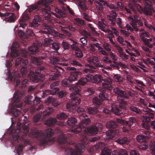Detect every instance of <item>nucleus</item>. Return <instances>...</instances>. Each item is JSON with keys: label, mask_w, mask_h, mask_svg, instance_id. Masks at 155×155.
<instances>
[{"label": "nucleus", "mask_w": 155, "mask_h": 155, "mask_svg": "<svg viewBox=\"0 0 155 155\" xmlns=\"http://www.w3.org/2000/svg\"><path fill=\"white\" fill-rule=\"evenodd\" d=\"M53 109L50 107H48L43 112V114L44 115H47L51 114L53 112Z\"/></svg>", "instance_id": "de8ad7c7"}, {"label": "nucleus", "mask_w": 155, "mask_h": 155, "mask_svg": "<svg viewBox=\"0 0 155 155\" xmlns=\"http://www.w3.org/2000/svg\"><path fill=\"white\" fill-rule=\"evenodd\" d=\"M49 59L50 60V62L54 65L55 67L58 68L63 70L62 68L59 66V63H60L59 62L60 61V60L55 57L53 58H49Z\"/></svg>", "instance_id": "dca6fc26"}, {"label": "nucleus", "mask_w": 155, "mask_h": 155, "mask_svg": "<svg viewBox=\"0 0 155 155\" xmlns=\"http://www.w3.org/2000/svg\"><path fill=\"white\" fill-rule=\"evenodd\" d=\"M87 110L88 113L89 114H95L97 112V109L96 107H89L87 108Z\"/></svg>", "instance_id": "79ce46f5"}, {"label": "nucleus", "mask_w": 155, "mask_h": 155, "mask_svg": "<svg viewBox=\"0 0 155 155\" xmlns=\"http://www.w3.org/2000/svg\"><path fill=\"white\" fill-rule=\"evenodd\" d=\"M71 100L72 102L75 105L79 104L81 102V99L78 97H76L75 95L71 97H70Z\"/></svg>", "instance_id": "72a5a7b5"}, {"label": "nucleus", "mask_w": 155, "mask_h": 155, "mask_svg": "<svg viewBox=\"0 0 155 155\" xmlns=\"http://www.w3.org/2000/svg\"><path fill=\"white\" fill-rule=\"evenodd\" d=\"M69 89L71 92L70 95V97H71L73 96L79 94L81 91V88L78 85L72 86L70 87Z\"/></svg>", "instance_id": "0eeeda50"}, {"label": "nucleus", "mask_w": 155, "mask_h": 155, "mask_svg": "<svg viewBox=\"0 0 155 155\" xmlns=\"http://www.w3.org/2000/svg\"><path fill=\"white\" fill-rule=\"evenodd\" d=\"M10 15L8 17L5 18V20L6 21L13 22L14 21L15 17L14 14L8 13L7 14H2L0 13V16L1 17H4L6 15L8 16Z\"/></svg>", "instance_id": "2eb2a0df"}, {"label": "nucleus", "mask_w": 155, "mask_h": 155, "mask_svg": "<svg viewBox=\"0 0 155 155\" xmlns=\"http://www.w3.org/2000/svg\"><path fill=\"white\" fill-rule=\"evenodd\" d=\"M50 11V8L49 7H47V8H46L45 10L44 11V12H45V11H46V13H45V19L48 21H50V15L49 14L47 13V11Z\"/></svg>", "instance_id": "8fccbe9b"}, {"label": "nucleus", "mask_w": 155, "mask_h": 155, "mask_svg": "<svg viewBox=\"0 0 155 155\" xmlns=\"http://www.w3.org/2000/svg\"><path fill=\"white\" fill-rule=\"evenodd\" d=\"M45 133L46 134L47 137H51L53 134V132L51 129H48L46 130Z\"/></svg>", "instance_id": "e2e57ef3"}, {"label": "nucleus", "mask_w": 155, "mask_h": 155, "mask_svg": "<svg viewBox=\"0 0 155 155\" xmlns=\"http://www.w3.org/2000/svg\"><path fill=\"white\" fill-rule=\"evenodd\" d=\"M100 87H101L102 90H104V91H105V90L106 89L110 90L112 89V86L110 84H109L105 82L103 83L102 84V85Z\"/></svg>", "instance_id": "4c0bfd02"}, {"label": "nucleus", "mask_w": 155, "mask_h": 155, "mask_svg": "<svg viewBox=\"0 0 155 155\" xmlns=\"http://www.w3.org/2000/svg\"><path fill=\"white\" fill-rule=\"evenodd\" d=\"M104 144L102 143H99L98 144L96 145L95 146H93V147L91 148L88 150V151L90 153L92 152H93V151H94V148L95 150H98L100 148L101 149L104 146Z\"/></svg>", "instance_id": "7c9ffc66"}, {"label": "nucleus", "mask_w": 155, "mask_h": 155, "mask_svg": "<svg viewBox=\"0 0 155 155\" xmlns=\"http://www.w3.org/2000/svg\"><path fill=\"white\" fill-rule=\"evenodd\" d=\"M143 2L144 3L143 9L139 4H135V6L140 13L143 12L146 15H151L152 13L154 12L151 5V3L150 1L147 0H143Z\"/></svg>", "instance_id": "f03ea898"}, {"label": "nucleus", "mask_w": 155, "mask_h": 155, "mask_svg": "<svg viewBox=\"0 0 155 155\" xmlns=\"http://www.w3.org/2000/svg\"><path fill=\"white\" fill-rule=\"evenodd\" d=\"M137 119L134 117H130L129 118L128 121H126V124L128 125L129 127H131L133 123H135L137 122Z\"/></svg>", "instance_id": "c85d7f7f"}, {"label": "nucleus", "mask_w": 155, "mask_h": 155, "mask_svg": "<svg viewBox=\"0 0 155 155\" xmlns=\"http://www.w3.org/2000/svg\"><path fill=\"white\" fill-rule=\"evenodd\" d=\"M111 110L112 112L117 115H119L122 113L119 110L117 107H112Z\"/></svg>", "instance_id": "13d9d810"}, {"label": "nucleus", "mask_w": 155, "mask_h": 155, "mask_svg": "<svg viewBox=\"0 0 155 155\" xmlns=\"http://www.w3.org/2000/svg\"><path fill=\"white\" fill-rule=\"evenodd\" d=\"M111 151L108 148H104L102 150L101 155H111Z\"/></svg>", "instance_id": "c03bdc74"}, {"label": "nucleus", "mask_w": 155, "mask_h": 155, "mask_svg": "<svg viewBox=\"0 0 155 155\" xmlns=\"http://www.w3.org/2000/svg\"><path fill=\"white\" fill-rule=\"evenodd\" d=\"M117 127V124L115 122L110 121L108 122L106 124V127L107 129L114 128Z\"/></svg>", "instance_id": "473e14b6"}, {"label": "nucleus", "mask_w": 155, "mask_h": 155, "mask_svg": "<svg viewBox=\"0 0 155 155\" xmlns=\"http://www.w3.org/2000/svg\"><path fill=\"white\" fill-rule=\"evenodd\" d=\"M68 115L63 112H61L56 115V118L59 120H64L68 117Z\"/></svg>", "instance_id": "cd10ccee"}, {"label": "nucleus", "mask_w": 155, "mask_h": 155, "mask_svg": "<svg viewBox=\"0 0 155 155\" xmlns=\"http://www.w3.org/2000/svg\"><path fill=\"white\" fill-rule=\"evenodd\" d=\"M129 9L125 8L126 11L128 13H132V12L135 14L136 12L134 9L133 4L130 3L129 4Z\"/></svg>", "instance_id": "a19ab883"}, {"label": "nucleus", "mask_w": 155, "mask_h": 155, "mask_svg": "<svg viewBox=\"0 0 155 155\" xmlns=\"http://www.w3.org/2000/svg\"><path fill=\"white\" fill-rule=\"evenodd\" d=\"M53 1V0H44H44H40L38 2V4L40 5L45 3L43 5L46 8H47L48 7H47V5L49 3L52 2Z\"/></svg>", "instance_id": "37998d69"}, {"label": "nucleus", "mask_w": 155, "mask_h": 155, "mask_svg": "<svg viewBox=\"0 0 155 155\" xmlns=\"http://www.w3.org/2000/svg\"><path fill=\"white\" fill-rule=\"evenodd\" d=\"M41 45V43L36 42L28 48V50L32 52H36L38 51L39 48Z\"/></svg>", "instance_id": "a211bd4d"}, {"label": "nucleus", "mask_w": 155, "mask_h": 155, "mask_svg": "<svg viewBox=\"0 0 155 155\" xmlns=\"http://www.w3.org/2000/svg\"><path fill=\"white\" fill-rule=\"evenodd\" d=\"M45 102L47 104H52L55 107H57L61 104V103L58 102L52 97H49L45 100Z\"/></svg>", "instance_id": "f8f14e48"}, {"label": "nucleus", "mask_w": 155, "mask_h": 155, "mask_svg": "<svg viewBox=\"0 0 155 155\" xmlns=\"http://www.w3.org/2000/svg\"><path fill=\"white\" fill-rule=\"evenodd\" d=\"M77 122L76 119L74 117H70L68 119L67 123L68 125L70 126L75 124Z\"/></svg>", "instance_id": "c9c22d12"}, {"label": "nucleus", "mask_w": 155, "mask_h": 155, "mask_svg": "<svg viewBox=\"0 0 155 155\" xmlns=\"http://www.w3.org/2000/svg\"><path fill=\"white\" fill-rule=\"evenodd\" d=\"M116 142L121 144H124L127 142V139L125 137H121L118 139L116 140Z\"/></svg>", "instance_id": "09e8293b"}, {"label": "nucleus", "mask_w": 155, "mask_h": 155, "mask_svg": "<svg viewBox=\"0 0 155 155\" xmlns=\"http://www.w3.org/2000/svg\"><path fill=\"white\" fill-rule=\"evenodd\" d=\"M117 99L118 101L119 102V107L122 109H125L126 108V106L127 105L126 102L123 101L122 99L119 98V97H117Z\"/></svg>", "instance_id": "c756f323"}, {"label": "nucleus", "mask_w": 155, "mask_h": 155, "mask_svg": "<svg viewBox=\"0 0 155 155\" xmlns=\"http://www.w3.org/2000/svg\"><path fill=\"white\" fill-rule=\"evenodd\" d=\"M98 89L100 92L99 93V97L102 100H106L108 99V95L105 92V91L102 90L101 87H98Z\"/></svg>", "instance_id": "4468645a"}, {"label": "nucleus", "mask_w": 155, "mask_h": 155, "mask_svg": "<svg viewBox=\"0 0 155 155\" xmlns=\"http://www.w3.org/2000/svg\"><path fill=\"white\" fill-rule=\"evenodd\" d=\"M43 28L44 29H47L48 31L49 32L48 33V36L49 37H51V35L52 34L54 36H58V32L52 29V28L50 26H48L45 23L43 24L42 26Z\"/></svg>", "instance_id": "9d476101"}, {"label": "nucleus", "mask_w": 155, "mask_h": 155, "mask_svg": "<svg viewBox=\"0 0 155 155\" xmlns=\"http://www.w3.org/2000/svg\"><path fill=\"white\" fill-rule=\"evenodd\" d=\"M119 56L122 60H126L128 59V56L123 52L119 54Z\"/></svg>", "instance_id": "69168bd1"}, {"label": "nucleus", "mask_w": 155, "mask_h": 155, "mask_svg": "<svg viewBox=\"0 0 155 155\" xmlns=\"http://www.w3.org/2000/svg\"><path fill=\"white\" fill-rule=\"evenodd\" d=\"M48 74L49 76L48 79L49 81L54 80L59 76V72H55L52 71L50 72Z\"/></svg>", "instance_id": "5701e85b"}, {"label": "nucleus", "mask_w": 155, "mask_h": 155, "mask_svg": "<svg viewBox=\"0 0 155 155\" xmlns=\"http://www.w3.org/2000/svg\"><path fill=\"white\" fill-rule=\"evenodd\" d=\"M57 83L56 82H54L52 83L50 85L51 88L52 90H53L52 91H51L50 94L51 95H54L55 94L56 91L58 90V88H54V87L56 86Z\"/></svg>", "instance_id": "e433bc0d"}, {"label": "nucleus", "mask_w": 155, "mask_h": 155, "mask_svg": "<svg viewBox=\"0 0 155 155\" xmlns=\"http://www.w3.org/2000/svg\"><path fill=\"white\" fill-rule=\"evenodd\" d=\"M19 78V74L17 73L15 74L14 82V84H15V85L16 86L18 85L20 83Z\"/></svg>", "instance_id": "49530a36"}, {"label": "nucleus", "mask_w": 155, "mask_h": 155, "mask_svg": "<svg viewBox=\"0 0 155 155\" xmlns=\"http://www.w3.org/2000/svg\"><path fill=\"white\" fill-rule=\"evenodd\" d=\"M55 12L58 14V15H57L54 12H51V14L55 16L57 18H59L60 17H65V15L62 12L61 10L58 8H55Z\"/></svg>", "instance_id": "bb28decb"}, {"label": "nucleus", "mask_w": 155, "mask_h": 155, "mask_svg": "<svg viewBox=\"0 0 155 155\" xmlns=\"http://www.w3.org/2000/svg\"><path fill=\"white\" fill-rule=\"evenodd\" d=\"M114 92L116 94H118L122 98H126L127 95L125 92L120 90L118 88L116 87L114 89Z\"/></svg>", "instance_id": "f3484780"}, {"label": "nucleus", "mask_w": 155, "mask_h": 155, "mask_svg": "<svg viewBox=\"0 0 155 155\" xmlns=\"http://www.w3.org/2000/svg\"><path fill=\"white\" fill-rule=\"evenodd\" d=\"M57 122L55 118H50L47 120L45 123L44 124L48 126H51L54 125Z\"/></svg>", "instance_id": "b1692460"}, {"label": "nucleus", "mask_w": 155, "mask_h": 155, "mask_svg": "<svg viewBox=\"0 0 155 155\" xmlns=\"http://www.w3.org/2000/svg\"><path fill=\"white\" fill-rule=\"evenodd\" d=\"M70 81H69V79H65L63 80L61 82V84L62 86L64 87H67L68 86L69 83Z\"/></svg>", "instance_id": "4d7b16f0"}, {"label": "nucleus", "mask_w": 155, "mask_h": 155, "mask_svg": "<svg viewBox=\"0 0 155 155\" xmlns=\"http://www.w3.org/2000/svg\"><path fill=\"white\" fill-rule=\"evenodd\" d=\"M85 66L87 67H88L90 68H85L83 70V71L86 73H93L94 72V71L92 70V69H95L94 67L91 65H90L88 64H86Z\"/></svg>", "instance_id": "f704fd0d"}, {"label": "nucleus", "mask_w": 155, "mask_h": 155, "mask_svg": "<svg viewBox=\"0 0 155 155\" xmlns=\"http://www.w3.org/2000/svg\"><path fill=\"white\" fill-rule=\"evenodd\" d=\"M149 35V34L147 32L144 31L142 29L140 31V37L144 44L148 46L152 40L150 38L148 39L146 38V37H148Z\"/></svg>", "instance_id": "423d86ee"}, {"label": "nucleus", "mask_w": 155, "mask_h": 155, "mask_svg": "<svg viewBox=\"0 0 155 155\" xmlns=\"http://www.w3.org/2000/svg\"><path fill=\"white\" fill-rule=\"evenodd\" d=\"M102 23L101 21H99L97 22V24L98 28L101 29L102 31L106 32L105 29H104V28L102 27V24L105 25V23L104 22V19H101Z\"/></svg>", "instance_id": "864d4df0"}, {"label": "nucleus", "mask_w": 155, "mask_h": 155, "mask_svg": "<svg viewBox=\"0 0 155 155\" xmlns=\"http://www.w3.org/2000/svg\"><path fill=\"white\" fill-rule=\"evenodd\" d=\"M102 61L105 63H111L112 62V61L110 58L106 56H104L102 58Z\"/></svg>", "instance_id": "774afa93"}, {"label": "nucleus", "mask_w": 155, "mask_h": 155, "mask_svg": "<svg viewBox=\"0 0 155 155\" xmlns=\"http://www.w3.org/2000/svg\"><path fill=\"white\" fill-rule=\"evenodd\" d=\"M71 136V135L69 134H68V137H67L64 135L63 134H61L58 139V141L60 143H64L66 142L67 139L69 138Z\"/></svg>", "instance_id": "412c9836"}, {"label": "nucleus", "mask_w": 155, "mask_h": 155, "mask_svg": "<svg viewBox=\"0 0 155 155\" xmlns=\"http://www.w3.org/2000/svg\"><path fill=\"white\" fill-rule=\"evenodd\" d=\"M128 18L130 19L131 21H130V24L131 25L134 30L135 31H137L138 29L136 28L137 24L139 25L140 26L143 25V22L145 26L148 27L150 29L153 30V31H155V29L153 26H147L145 20L143 18L140 21L139 20L138 17L137 15H134V17L130 16L128 17Z\"/></svg>", "instance_id": "f257e3e1"}, {"label": "nucleus", "mask_w": 155, "mask_h": 155, "mask_svg": "<svg viewBox=\"0 0 155 155\" xmlns=\"http://www.w3.org/2000/svg\"><path fill=\"white\" fill-rule=\"evenodd\" d=\"M109 54L110 56V58L112 59L114 63L115 64L116 61L117 59V57L111 52H110Z\"/></svg>", "instance_id": "338daca9"}, {"label": "nucleus", "mask_w": 155, "mask_h": 155, "mask_svg": "<svg viewBox=\"0 0 155 155\" xmlns=\"http://www.w3.org/2000/svg\"><path fill=\"white\" fill-rule=\"evenodd\" d=\"M86 79L85 78H81L76 83V84L80 85H84L86 83Z\"/></svg>", "instance_id": "a18cd8bd"}, {"label": "nucleus", "mask_w": 155, "mask_h": 155, "mask_svg": "<svg viewBox=\"0 0 155 155\" xmlns=\"http://www.w3.org/2000/svg\"><path fill=\"white\" fill-rule=\"evenodd\" d=\"M87 61L88 62L91 64H94L99 61V59L97 57L93 56L87 58Z\"/></svg>", "instance_id": "a878e982"}, {"label": "nucleus", "mask_w": 155, "mask_h": 155, "mask_svg": "<svg viewBox=\"0 0 155 155\" xmlns=\"http://www.w3.org/2000/svg\"><path fill=\"white\" fill-rule=\"evenodd\" d=\"M136 139L139 143L145 142L146 140L145 137L142 135H138L137 136Z\"/></svg>", "instance_id": "603ef678"}, {"label": "nucleus", "mask_w": 155, "mask_h": 155, "mask_svg": "<svg viewBox=\"0 0 155 155\" xmlns=\"http://www.w3.org/2000/svg\"><path fill=\"white\" fill-rule=\"evenodd\" d=\"M43 44L45 45H48L51 44L52 41L49 38H45L42 41Z\"/></svg>", "instance_id": "bf43d9fd"}, {"label": "nucleus", "mask_w": 155, "mask_h": 155, "mask_svg": "<svg viewBox=\"0 0 155 155\" xmlns=\"http://www.w3.org/2000/svg\"><path fill=\"white\" fill-rule=\"evenodd\" d=\"M67 93L66 91L62 90L58 92L57 94L59 97L62 98L65 96Z\"/></svg>", "instance_id": "680f3d73"}, {"label": "nucleus", "mask_w": 155, "mask_h": 155, "mask_svg": "<svg viewBox=\"0 0 155 155\" xmlns=\"http://www.w3.org/2000/svg\"><path fill=\"white\" fill-rule=\"evenodd\" d=\"M40 20V17L38 15H35L34 17L32 22L31 23L29 26L34 27L38 26L39 25V24L38 23V22Z\"/></svg>", "instance_id": "4be33fe9"}, {"label": "nucleus", "mask_w": 155, "mask_h": 155, "mask_svg": "<svg viewBox=\"0 0 155 155\" xmlns=\"http://www.w3.org/2000/svg\"><path fill=\"white\" fill-rule=\"evenodd\" d=\"M90 123V120L88 118H86L83 120L80 124L79 125L73 126L71 129V131L73 133H78L81 131L82 128L84 127L87 124Z\"/></svg>", "instance_id": "20e7f679"}, {"label": "nucleus", "mask_w": 155, "mask_h": 155, "mask_svg": "<svg viewBox=\"0 0 155 155\" xmlns=\"http://www.w3.org/2000/svg\"><path fill=\"white\" fill-rule=\"evenodd\" d=\"M75 55L78 58H81L83 56V54L79 48L75 51Z\"/></svg>", "instance_id": "052dcab7"}, {"label": "nucleus", "mask_w": 155, "mask_h": 155, "mask_svg": "<svg viewBox=\"0 0 155 155\" xmlns=\"http://www.w3.org/2000/svg\"><path fill=\"white\" fill-rule=\"evenodd\" d=\"M19 94V92H18L15 93L13 97V100L14 102L13 105H14L17 107H20L21 106V102L19 99L21 96L18 95Z\"/></svg>", "instance_id": "1a4fd4ad"}, {"label": "nucleus", "mask_w": 155, "mask_h": 155, "mask_svg": "<svg viewBox=\"0 0 155 155\" xmlns=\"http://www.w3.org/2000/svg\"><path fill=\"white\" fill-rule=\"evenodd\" d=\"M75 150L76 152L71 149H67L65 151L66 155H80V153L84 151V147L81 144L78 143L75 146Z\"/></svg>", "instance_id": "7ed1b4c3"}, {"label": "nucleus", "mask_w": 155, "mask_h": 155, "mask_svg": "<svg viewBox=\"0 0 155 155\" xmlns=\"http://www.w3.org/2000/svg\"><path fill=\"white\" fill-rule=\"evenodd\" d=\"M112 155H128L127 151L125 150H121L118 151L114 150L112 152Z\"/></svg>", "instance_id": "2f4dec72"}, {"label": "nucleus", "mask_w": 155, "mask_h": 155, "mask_svg": "<svg viewBox=\"0 0 155 155\" xmlns=\"http://www.w3.org/2000/svg\"><path fill=\"white\" fill-rule=\"evenodd\" d=\"M92 102L97 105H99L101 103V100H100L97 97H93L92 99Z\"/></svg>", "instance_id": "6e6d98bb"}, {"label": "nucleus", "mask_w": 155, "mask_h": 155, "mask_svg": "<svg viewBox=\"0 0 155 155\" xmlns=\"http://www.w3.org/2000/svg\"><path fill=\"white\" fill-rule=\"evenodd\" d=\"M110 15H107L108 19L111 21L112 25H114L115 24L116 21V13L114 11H112Z\"/></svg>", "instance_id": "aec40b11"}, {"label": "nucleus", "mask_w": 155, "mask_h": 155, "mask_svg": "<svg viewBox=\"0 0 155 155\" xmlns=\"http://www.w3.org/2000/svg\"><path fill=\"white\" fill-rule=\"evenodd\" d=\"M19 44L17 42H15L11 48V56L12 57H16L19 54L18 51L19 50Z\"/></svg>", "instance_id": "39448f33"}, {"label": "nucleus", "mask_w": 155, "mask_h": 155, "mask_svg": "<svg viewBox=\"0 0 155 155\" xmlns=\"http://www.w3.org/2000/svg\"><path fill=\"white\" fill-rule=\"evenodd\" d=\"M82 74L81 72L79 71H72L70 74L68 79L70 81H75Z\"/></svg>", "instance_id": "9b49d317"}, {"label": "nucleus", "mask_w": 155, "mask_h": 155, "mask_svg": "<svg viewBox=\"0 0 155 155\" xmlns=\"http://www.w3.org/2000/svg\"><path fill=\"white\" fill-rule=\"evenodd\" d=\"M28 61L27 60H23L21 64V72L23 76L25 77L28 72Z\"/></svg>", "instance_id": "6e6552de"}, {"label": "nucleus", "mask_w": 155, "mask_h": 155, "mask_svg": "<svg viewBox=\"0 0 155 155\" xmlns=\"http://www.w3.org/2000/svg\"><path fill=\"white\" fill-rule=\"evenodd\" d=\"M47 57V55L45 54L43 56H41L39 58H38L36 57H34L32 58V61L33 63L37 65H39L41 64L42 62L41 59H44Z\"/></svg>", "instance_id": "393cba45"}, {"label": "nucleus", "mask_w": 155, "mask_h": 155, "mask_svg": "<svg viewBox=\"0 0 155 155\" xmlns=\"http://www.w3.org/2000/svg\"><path fill=\"white\" fill-rule=\"evenodd\" d=\"M28 18L29 17L28 15L26 14H24L19 19V21L20 22H23L28 20Z\"/></svg>", "instance_id": "0e129e2a"}, {"label": "nucleus", "mask_w": 155, "mask_h": 155, "mask_svg": "<svg viewBox=\"0 0 155 155\" xmlns=\"http://www.w3.org/2000/svg\"><path fill=\"white\" fill-rule=\"evenodd\" d=\"M149 149L151 150L152 155H155V142H151L149 145Z\"/></svg>", "instance_id": "ea45409f"}, {"label": "nucleus", "mask_w": 155, "mask_h": 155, "mask_svg": "<svg viewBox=\"0 0 155 155\" xmlns=\"http://www.w3.org/2000/svg\"><path fill=\"white\" fill-rule=\"evenodd\" d=\"M98 130V128L95 126H92L87 128L85 130L86 133L90 135L96 134Z\"/></svg>", "instance_id": "ddd939ff"}, {"label": "nucleus", "mask_w": 155, "mask_h": 155, "mask_svg": "<svg viewBox=\"0 0 155 155\" xmlns=\"http://www.w3.org/2000/svg\"><path fill=\"white\" fill-rule=\"evenodd\" d=\"M102 78L99 74H96L93 77V82L95 83H98L101 81Z\"/></svg>", "instance_id": "58836bf2"}, {"label": "nucleus", "mask_w": 155, "mask_h": 155, "mask_svg": "<svg viewBox=\"0 0 155 155\" xmlns=\"http://www.w3.org/2000/svg\"><path fill=\"white\" fill-rule=\"evenodd\" d=\"M109 131L110 134H107L104 137V138L106 140H110L112 139L118 133V131L117 130H110Z\"/></svg>", "instance_id": "6ab92c4d"}, {"label": "nucleus", "mask_w": 155, "mask_h": 155, "mask_svg": "<svg viewBox=\"0 0 155 155\" xmlns=\"http://www.w3.org/2000/svg\"><path fill=\"white\" fill-rule=\"evenodd\" d=\"M28 77L34 82H37L38 81L37 79V77L36 75H34V73L33 72H30L29 73Z\"/></svg>", "instance_id": "5fc2aeb1"}, {"label": "nucleus", "mask_w": 155, "mask_h": 155, "mask_svg": "<svg viewBox=\"0 0 155 155\" xmlns=\"http://www.w3.org/2000/svg\"><path fill=\"white\" fill-rule=\"evenodd\" d=\"M114 79L115 81L119 82L122 81L123 78L120 75L116 74L114 76Z\"/></svg>", "instance_id": "3c124183"}]
</instances>
